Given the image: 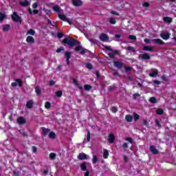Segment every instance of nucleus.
I'll list each match as a JSON object with an SVG mask.
<instances>
[{
  "label": "nucleus",
  "instance_id": "nucleus-1",
  "mask_svg": "<svg viewBox=\"0 0 176 176\" xmlns=\"http://www.w3.org/2000/svg\"><path fill=\"white\" fill-rule=\"evenodd\" d=\"M62 43H63V45H68V46H70L71 47H74V46L76 45H80V41L75 39L74 38L70 37L69 38H64L62 41Z\"/></svg>",
  "mask_w": 176,
  "mask_h": 176
},
{
  "label": "nucleus",
  "instance_id": "nucleus-2",
  "mask_svg": "<svg viewBox=\"0 0 176 176\" xmlns=\"http://www.w3.org/2000/svg\"><path fill=\"white\" fill-rule=\"evenodd\" d=\"M11 19L14 21L15 23H20V24L23 23V19L19 16L17 12H14L11 15Z\"/></svg>",
  "mask_w": 176,
  "mask_h": 176
},
{
  "label": "nucleus",
  "instance_id": "nucleus-3",
  "mask_svg": "<svg viewBox=\"0 0 176 176\" xmlns=\"http://www.w3.org/2000/svg\"><path fill=\"white\" fill-rule=\"evenodd\" d=\"M17 85L19 87H23V80L20 78H16L15 82L11 83L12 87H17Z\"/></svg>",
  "mask_w": 176,
  "mask_h": 176
},
{
  "label": "nucleus",
  "instance_id": "nucleus-4",
  "mask_svg": "<svg viewBox=\"0 0 176 176\" xmlns=\"http://www.w3.org/2000/svg\"><path fill=\"white\" fill-rule=\"evenodd\" d=\"M58 17L60 20H63V21H66L67 23L70 24V25L72 24V22H71V20H69V18H67L65 15L63 14H58Z\"/></svg>",
  "mask_w": 176,
  "mask_h": 176
},
{
  "label": "nucleus",
  "instance_id": "nucleus-5",
  "mask_svg": "<svg viewBox=\"0 0 176 176\" xmlns=\"http://www.w3.org/2000/svg\"><path fill=\"white\" fill-rule=\"evenodd\" d=\"M139 58H142V60H150L151 55L146 53L141 54L139 55Z\"/></svg>",
  "mask_w": 176,
  "mask_h": 176
},
{
  "label": "nucleus",
  "instance_id": "nucleus-6",
  "mask_svg": "<svg viewBox=\"0 0 176 176\" xmlns=\"http://www.w3.org/2000/svg\"><path fill=\"white\" fill-rule=\"evenodd\" d=\"M72 3L74 5V6L79 7L82 6L83 3L81 1V0H72Z\"/></svg>",
  "mask_w": 176,
  "mask_h": 176
},
{
  "label": "nucleus",
  "instance_id": "nucleus-7",
  "mask_svg": "<svg viewBox=\"0 0 176 176\" xmlns=\"http://www.w3.org/2000/svg\"><path fill=\"white\" fill-rule=\"evenodd\" d=\"M113 65L114 67H116V68H118V69H121V68H123V63L120 61H114Z\"/></svg>",
  "mask_w": 176,
  "mask_h": 176
},
{
  "label": "nucleus",
  "instance_id": "nucleus-8",
  "mask_svg": "<svg viewBox=\"0 0 176 176\" xmlns=\"http://www.w3.org/2000/svg\"><path fill=\"white\" fill-rule=\"evenodd\" d=\"M78 160H86L87 159V155H86L85 153H80L78 155Z\"/></svg>",
  "mask_w": 176,
  "mask_h": 176
},
{
  "label": "nucleus",
  "instance_id": "nucleus-9",
  "mask_svg": "<svg viewBox=\"0 0 176 176\" xmlns=\"http://www.w3.org/2000/svg\"><path fill=\"white\" fill-rule=\"evenodd\" d=\"M170 33H162L160 36L164 41H168V39H170Z\"/></svg>",
  "mask_w": 176,
  "mask_h": 176
},
{
  "label": "nucleus",
  "instance_id": "nucleus-10",
  "mask_svg": "<svg viewBox=\"0 0 176 176\" xmlns=\"http://www.w3.org/2000/svg\"><path fill=\"white\" fill-rule=\"evenodd\" d=\"M100 41H102V42H107V41H108L109 39V37H108V35L102 33L100 36Z\"/></svg>",
  "mask_w": 176,
  "mask_h": 176
},
{
  "label": "nucleus",
  "instance_id": "nucleus-11",
  "mask_svg": "<svg viewBox=\"0 0 176 176\" xmlns=\"http://www.w3.org/2000/svg\"><path fill=\"white\" fill-rule=\"evenodd\" d=\"M108 141L109 144H113L115 142V135L113 133L109 134Z\"/></svg>",
  "mask_w": 176,
  "mask_h": 176
},
{
  "label": "nucleus",
  "instance_id": "nucleus-12",
  "mask_svg": "<svg viewBox=\"0 0 176 176\" xmlns=\"http://www.w3.org/2000/svg\"><path fill=\"white\" fill-rule=\"evenodd\" d=\"M17 123H19V124H25V123H27V120L23 117H19L17 119Z\"/></svg>",
  "mask_w": 176,
  "mask_h": 176
},
{
  "label": "nucleus",
  "instance_id": "nucleus-13",
  "mask_svg": "<svg viewBox=\"0 0 176 176\" xmlns=\"http://www.w3.org/2000/svg\"><path fill=\"white\" fill-rule=\"evenodd\" d=\"M26 42L28 43H30V45H32V43H35V39L34 38V37H32L31 36H28L26 38Z\"/></svg>",
  "mask_w": 176,
  "mask_h": 176
},
{
  "label": "nucleus",
  "instance_id": "nucleus-14",
  "mask_svg": "<svg viewBox=\"0 0 176 176\" xmlns=\"http://www.w3.org/2000/svg\"><path fill=\"white\" fill-rule=\"evenodd\" d=\"M65 56L66 57V61L67 63V65H69V59L71 58V52L66 51L65 52Z\"/></svg>",
  "mask_w": 176,
  "mask_h": 176
},
{
  "label": "nucleus",
  "instance_id": "nucleus-15",
  "mask_svg": "<svg viewBox=\"0 0 176 176\" xmlns=\"http://www.w3.org/2000/svg\"><path fill=\"white\" fill-rule=\"evenodd\" d=\"M80 168L82 171H87V162H84L80 165Z\"/></svg>",
  "mask_w": 176,
  "mask_h": 176
},
{
  "label": "nucleus",
  "instance_id": "nucleus-16",
  "mask_svg": "<svg viewBox=\"0 0 176 176\" xmlns=\"http://www.w3.org/2000/svg\"><path fill=\"white\" fill-rule=\"evenodd\" d=\"M73 82L74 83L75 86H76L80 90H83V87H82L80 85V84H79V82H78L77 79L74 78Z\"/></svg>",
  "mask_w": 176,
  "mask_h": 176
},
{
  "label": "nucleus",
  "instance_id": "nucleus-17",
  "mask_svg": "<svg viewBox=\"0 0 176 176\" xmlns=\"http://www.w3.org/2000/svg\"><path fill=\"white\" fill-rule=\"evenodd\" d=\"M157 45H166V43H164L162 39L160 38H155L153 41Z\"/></svg>",
  "mask_w": 176,
  "mask_h": 176
},
{
  "label": "nucleus",
  "instance_id": "nucleus-18",
  "mask_svg": "<svg viewBox=\"0 0 176 176\" xmlns=\"http://www.w3.org/2000/svg\"><path fill=\"white\" fill-rule=\"evenodd\" d=\"M42 130H43L44 137H46V135H49V134L50 133V129H49L42 127Z\"/></svg>",
  "mask_w": 176,
  "mask_h": 176
},
{
  "label": "nucleus",
  "instance_id": "nucleus-19",
  "mask_svg": "<svg viewBox=\"0 0 176 176\" xmlns=\"http://www.w3.org/2000/svg\"><path fill=\"white\" fill-rule=\"evenodd\" d=\"M34 107V102L32 100H29L26 103V107L28 109H31Z\"/></svg>",
  "mask_w": 176,
  "mask_h": 176
},
{
  "label": "nucleus",
  "instance_id": "nucleus-20",
  "mask_svg": "<svg viewBox=\"0 0 176 176\" xmlns=\"http://www.w3.org/2000/svg\"><path fill=\"white\" fill-rule=\"evenodd\" d=\"M164 21L165 23H168V24H171V23H173V18L170 16H165L164 17Z\"/></svg>",
  "mask_w": 176,
  "mask_h": 176
},
{
  "label": "nucleus",
  "instance_id": "nucleus-21",
  "mask_svg": "<svg viewBox=\"0 0 176 176\" xmlns=\"http://www.w3.org/2000/svg\"><path fill=\"white\" fill-rule=\"evenodd\" d=\"M150 151L153 155H157V153H159V151H157L154 146H150Z\"/></svg>",
  "mask_w": 176,
  "mask_h": 176
},
{
  "label": "nucleus",
  "instance_id": "nucleus-22",
  "mask_svg": "<svg viewBox=\"0 0 176 176\" xmlns=\"http://www.w3.org/2000/svg\"><path fill=\"white\" fill-rule=\"evenodd\" d=\"M21 6H23V8H27L28 5H30V1L28 0H25L24 1H21L19 3Z\"/></svg>",
  "mask_w": 176,
  "mask_h": 176
},
{
  "label": "nucleus",
  "instance_id": "nucleus-23",
  "mask_svg": "<svg viewBox=\"0 0 176 176\" xmlns=\"http://www.w3.org/2000/svg\"><path fill=\"white\" fill-rule=\"evenodd\" d=\"M157 75H159V70L157 69H155L153 72L149 74V76H151V78H155V76H157Z\"/></svg>",
  "mask_w": 176,
  "mask_h": 176
},
{
  "label": "nucleus",
  "instance_id": "nucleus-24",
  "mask_svg": "<svg viewBox=\"0 0 176 176\" xmlns=\"http://www.w3.org/2000/svg\"><path fill=\"white\" fill-rule=\"evenodd\" d=\"M109 156V151L106 148L103 149V157L104 159H107Z\"/></svg>",
  "mask_w": 176,
  "mask_h": 176
},
{
  "label": "nucleus",
  "instance_id": "nucleus-25",
  "mask_svg": "<svg viewBox=\"0 0 176 176\" xmlns=\"http://www.w3.org/2000/svg\"><path fill=\"white\" fill-rule=\"evenodd\" d=\"M52 9L54 12H57V13H61V8L58 6H54Z\"/></svg>",
  "mask_w": 176,
  "mask_h": 176
},
{
  "label": "nucleus",
  "instance_id": "nucleus-26",
  "mask_svg": "<svg viewBox=\"0 0 176 176\" xmlns=\"http://www.w3.org/2000/svg\"><path fill=\"white\" fill-rule=\"evenodd\" d=\"M9 30H10V25L6 24L3 25V31H4L5 32L9 31Z\"/></svg>",
  "mask_w": 176,
  "mask_h": 176
},
{
  "label": "nucleus",
  "instance_id": "nucleus-27",
  "mask_svg": "<svg viewBox=\"0 0 176 176\" xmlns=\"http://www.w3.org/2000/svg\"><path fill=\"white\" fill-rule=\"evenodd\" d=\"M143 50L145 52H153V47L149 46H144Z\"/></svg>",
  "mask_w": 176,
  "mask_h": 176
},
{
  "label": "nucleus",
  "instance_id": "nucleus-28",
  "mask_svg": "<svg viewBox=\"0 0 176 176\" xmlns=\"http://www.w3.org/2000/svg\"><path fill=\"white\" fill-rule=\"evenodd\" d=\"M48 137L51 140H54L56 139V135L54 132L52 131V132H50V134H48Z\"/></svg>",
  "mask_w": 176,
  "mask_h": 176
},
{
  "label": "nucleus",
  "instance_id": "nucleus-29",
  "mask_svg": "<svg viewBox=\"0 0 176 176\" xmlns=\"http://www.w3.org/2000/svg\"><path fill=\"white\" fill-rule=\"evenodd\" d=\"M125 120H126V122H133V116L126 115L125 116Z\"/></svg>",
  "mask_w": 176,
  "mask_h": 176
},
{
  "label": "nucleus",
  "instance_id": "nucleus-30",
  "mask_svg": "<svg viewBox=\"0 0 176 176\" xmlns=\"http://www.w3.org/2000/svg\"><path fill=\"white\" fill-rule=\"evenodd\" d=\"M56 157H57V154H56L55 153H51L50 154V160H54Z\"/></svg>",
  "mask_w": 176,
  "mask_h": 176
},
{
  "label": "nucleus",
  "instance_id": "nucleus-31",
  "mask_svg": "<svg viewBox=\"0 0 176 176\" xmlns=\"http://www.w3.org/2000/svg\"><path fill=\"white\" fill-rule=\"evenodd\" d=\"M35 92L37 96H41V89L40 87H35Z\"/></svg>",
  "mask_w": 176,
  "mask_h": 176
},
{
  "label": "nucleus",
  "instance_id": "nucleus-32",
  "mask_svg": "<svg viewBox=\"0 0 176 176\" xmlns=\"http://www.w3.org/2000/svg\"><path fill=\"white\" fill-rule=\"evenodd\" d=\"M26 35H35V30L34 29L29 30L27 32Z\"/></svg>",
  "mask_w": 176,
  "mask_h": 176
},
{
  "label": "nucleus",
  "instance_id": "nucleus-33",
  "mask_svg": "<svg viewBox=\"0 0 176 176\" xmlns=\"http://www.w3.org/2000/svg\"><path fill=\"white\" fill-rule=\"evenodd\" d=\"M149 102L151 104H156V102H157V99H156V98H155V97H151L149 99Z\"/></svg>",
  "mask_w": 176,
  "mask_h": 176
},
{
  "label": "nucleus",
  "instance_id": "nucleus-34",
  "mask_svg": "<svg viewBox=\"0 0 176 176\" xmlns=\"http://www.w3.org/2000/svg\"><path fill=\"white\" fill-rule=\"evenodd\" d=\"M45 108L46 109H50V108H52V103H50V102H46L45 103Z\"/></svg>",
  "mask_w": 176,
  "mask_h": 176
},
{
  "label": "nucleus",
  "instance_id": "nucleus-35",
  "mask_svg": "<svg viewBox=\"0 0 176 176\" xmlns=\"http://www.w3.org/2000/svg\"><path fill=\"white\" fill-rule=\"evenodd\" d=\"M157 115H163L164 113V110L163 109H158L156 110Z\"/></svg>",
  "mask_w": 176,
  "mask_h": 176
},
{
  "label": "nucleus",
  "instance_id": "nucleus-36",
  "mask_svg": "<svg viewBox=\"0 0 176 176\" xmlns=\"http://www.w3.org/2000/svg\"><path fill=\"white\" fill-rule=\"evenodd\" d=\"M126 50H127L128 52H132L133 53H135V49H134L133 47L131 46H128L126 49Z\"/></svg>",
  "mask_w": 176,
  "mask_h": 176
},
{
  "label": "nucleus",
  "instance_id": "nucleus-37",
  "mask_svg": "<svg viewBox=\"0 0 176 176\" xmlns=\"http://www.w3.org/2000/svg\"><path fill=\"white\" fill-rule=\"evenodd\" d=\"M85 67L87 68V69H93V65L90 63H85Z\"/></svg>",
  "mask_w": 176,
  "mask_h": 176
},
{
  "label": "nucleus",
  "instance_id": "nucleus-38",
  "mask_svg": "<svg viewBox=\"0 0 176 176\" xmlns=\"http://www.w3.org/2000/svg\"><path fill=\"white\" fill-rule=\"evenodd\" d=\"M109 23L110 24H116V19L115 18H109Z\"/></svg>",
  "mask_w": 176,
  "mask_h": 176
},
{
  "label": "nucleus",
  "instance_id": "nucleus-39",
  "mask_svg": "<svg viewBox=\"0 0 176 176\" xmlns=\"http://www.w3.org/2000/svg\"><path fill=\"white\" fill-rule=\"evenodd\" d=\"M84 89H85V90H86V91H89V90H91L92 87H91V85H84Z\"/></svg>",
  "mask_w": 176,
  "mask_h": 176
},
{
  "label": "nucleus",
  "instance_id": "nucleus-40",
  "mask_svg": "<svg viewBox=\"0 0 176 176\" xmlns=\"http://www.w3.org/2000/svg\"><path fill=\"white\" fill-rule=\"evenodd\" d=\"M93 160H92V163L94 164H96V163H97V162H98V157H97V155H93Z\"/></svg>",
  "mask_w": 176,
  "mask_h": 176
},
{
  "label": "nucleus",
  "instance_id": "nucleus-41",
  "mask_svg": "<svg viewBox=\"0 0 176 176\" xmlns=\"http://www.w3.org/2000/svg\"><path fill=\"white\" fill-rule=\"evenodd\" d=\"M56 97H58V98H60L63 96V91H56Z\"/></svg>",
  "mask_w": 176,
  "mask_h": 176
},
{
  "label": "nucleus",
  "instance_id": "nucleus-42",
  "mask_svg": "<svg viewBox=\"0 0 176 176\" xmlns=\"http://www.w3.org/2000/svg\"><path fill=\"white\" fill-rule=\"evenodd\" d=\"M133 119H134L135 122H137V120H138V119H140V115L134 113Z\"/></svg>",
  "mask_w": 176,
  "mask_h": 176
},
{
  "label": "nucleus",
  "instance_id": "nucleus-43",
  "mask_svg": "<svg viewBox=\"0 0 176 176\" xmlns=\"http://www.w3.org/2000/svg\"><path fill=\"white\" fill-rule=\"evenodd\" d=\"M91 138V136L90 131H87V140L88 142H90Z\"/></svg>",
  "mask_w": 176,
  "mask_h": 176
},
{
  "label": "nucleus",
  "instance_id": "nucleus-44",
  "mask_svg": "<svg viewBox=\"0 0 176 176\" xmlns=\"http://www.w3.org/2000/svg\"><path fill=\"white\" fill-rule=\"evenodd\" d=\"M129 38L131 39V41H137V36L134 35H129Z\"/></svg>",
  "mask_w": 176,
  "mask_h": 176
},
{
  "label": "nucleus",
  "instance_id": "nucleus-45",
  "mask_svg": "<svg viewBox=\"0 0 176 176\" xmlns=\"http://www.w3.org/2000/svg\"><path fill=\"white\" fill-rule=\"evenodd\" d=\"M155 124L159 127V129H162V124H160V121L159 120H155Z\"/></svg>",
  "mask_w": 176,
  "mask_h": 176
},
{
  "label": "nucleus",
  "instance_id": "nucleus-46",
  "mask_svg": "<svg viewBox=\"0 0 176 176\" xmlns=\"http://www.w3.org/2000/svg\"><path fill=\"white\" fill-rule=\"evenodd\" d=\"M111 112H113V113H116V112H118V107H113L111 109Z\"/></svg>",
  "mask_w": 176,
  "mask_h": 176
},
{
  "label": "nucleus",
  "instance_id": "nucleus-47",
  "mask_svg": "<svg viewBox=\"0 0 176 176\" xmlns=\"http://www.w3.org/2000/svg\"><path fill=\"white\" fill-rule=\"evenodd\" d=\"M32 151L33 153H36V152H38V148H36L35 146H33L32 147Z\"/></svg>",
  "mask_w": 176,
  "mask_h": 176
},
{
  "label": "nucleus",
  "instance_id": "nucleus-48",
  "mask_svg": "<svg viewBox=\"0 0 176 176\" xmlns=\"http://www.w3.org/2000/svg\"><path fill=\"white\" fill-rule=\"evenodd\" d=\"M122 148L124 151H126L127 148H129V144L127 143H124L122 144Z\"/></svg>",
  "mask_w": 176,
  "mask_h": 176
},
{
  "label": "nucleus",
  "instance_id": "nucleus-49",
  "mask_svg": "<svg viewBox=\"0 0 176 176\" xmlns=\"http://www.w3.org/2000/svg\"><path fill=\"white\" fill-rule=\"evenodd\" d=\"M63 36H64V34H63L62 32H58L57 33V37L59 39H61V38H63Z\"/></svg>",
  "mask_w": 176,
  "mask_h": 176
},
{
  "label": "nucleus",
  "instance_id": "nucleus-50",
  "mask_svg": "<svg viewBox=\"0 0 176 176\" xmlns=\"http://www.w3.org/2000/svg\"><path fill=\"white\" fill-rule=\"evenodd\" d=\"M142 6L144 8H149V6H151V4H149V3L148 2H144L143 3Z\"/></svg>",
  "mask_w": 176,
  "mask_h": 176
},
{
  "label": "nucleus",
  "instance_id": "nucleus-51",
  "mask_svg": "<svg viewBox=\"0 0 176 176\" xmlns=\"http://www.w3.org/2000/svg\"><path fill=\"white\" fill-rule=\"evenodd\" d=\"M124 69H125V72H129L131 71V69H133V68H131L130 67L124 66Z\"/></svg>",
  "mask_w": 176,
  "mask_h": 176
},
{
  "label": "nucleus",
  "instance_id": "nucleus-52",
  "mask_svg": "<svg viewBox=\"0 0 176 176\" xmlns=\"http://www.w3.org/2000/svg\"><path fill=\"white\" fill-rule=\"evenodd\" d=\"M141 95H140V94L136 93V94H133V100H137L138 97H140Z\"/></svg>",
  "mask_w": 176,
  "mask_h": 176
},
{
  "label": "nucleus",
  "instance_id": "nucleus-53",
  "mask_svg": "<svg viewBox=\"0 0 176 176\" xmlns=\"http://www.w3.org/2000/svg\"><path fill=\"white\" fill-rule=\"evenodd\" d=\"M63 50H64V47H60V48H58L56 50V53H61V52H63Z\"/></svg>",
  "mask_w": 176,
  "mask_h": 176
},
{
  "label": "nucleus",
  "instance_id": "nucleus-54",
  "mask_svg": "<svg viewBox=\"0 0 176 176\" xmlns=\"http://www.w3.org/2000/svg\"><path fill=\"white\" fill-rule=\"evenodd\" d=\"M111 14H113L114 16H119V12H116V11L111 10Z\"/></svg>",
  "mask_w": 176,
  "mask_h": 176
},
{
  "label": "nucleus",
  "instance_id": "nucleus-55",
  "mask_svg": "<svg viewBox=\"0 0 176 176\" xmlns=\"http://www.w3.org/2000/svg\"><path fill=\"white\" fill-rule=\"evenodd\" d=\"M153 84L154 85H162V82H160L157 80H153Z\"/></svg>",
  "mask_w": 176,
  "mask_h": 176
},
{
  "label": "nucleus",
  "instance_id": "nucleus-56",
  "mask_svg": "<svg viewBox=\"0 0 176 176\" xmlns=\"http://www.w3.org/2000/svg\"><path fill=\"white\" fill-rule=\"evenodd\" d=\"M126 141H129L130 144H133V139L131 138H126Z\"/></svg>",
  "mask_w": 176,
  "mask_h": 176
},
{
  "label": "nucleus",
  "instance_id": "nucleus-57",
  "mask_svg": "<svg viewBox=\"0 0 176 176\" xmlns=\"http://www.w3.org/2000/svg\"><path fill=\"white\" fill-rule=\"evenodd\" d=\"M82 50V47L77 46L75 47V52H80Z\"/></svg>",
  "mask_w": 176,
  "mask_h": 176
},
{
  "label": "nucleus",
  "instance_id": "nucleus-58",
  "mask_svg": "<svg viewBox=\"0 0 176 176\" xmlns=\"http://www.w3.org/2000/svg\"><path fill=\"white\" fill-rule=\"evenodd\" d=\"M144 42H145V43H147L148 45H151V39H149V38H145Z\"/></svg>",
  "mask_w": 176,
  "mask_h": 176
},
{
  "label": "nucleus",
  "instance_id": "nucleus-59",
  "mask_svg": "<svg viewBox=\"0 0 176 176\" xmlns=\"http://www.w3.org/2000/svg\"><path fill=\"white\" fill-rule=\"evenodd\" d=\"M6 17V15L3 13H1V21H3V20Z\"/></svg>",
  "mask_w": 176,
  "mask_h": 176
},
{
  "label": "nucleus",
  "instance_id": "nucleus-60",
  "mask_svg": "<svg viewBox=\"0 0 176 176\" xmlns=\"http://www.w3.org/2000/svg\"><path fill=\"white\" fill-rule=\"evenodd\" d=\"M143 124L144 126H148V124H149V122L146 120H143Z\"/></svg>",
  "mask_w": 176,
  "mask_h": 176
},
{
  "label": "nucleus",
  "instance_id": "nucleus-61",
  "mask_svg": "<svg viewBox=\"0 0 176 176\" xmlns=\"http://www.w3.org/2000/svg\"><path fill=\"white\" fill-rule=\"evenodd\" d=\"M55 84H56V82H54V80H50L49 82L50 86H54Z\"/></svg>",
  "mask_w": 176,
  "mask_h": 176
},
{
  "label": "nucleus",
  "instance_id": "nucleus-62",
  "mask_svg": "<svg viewBox=\"0 0 176 176\" xmlns=\"http://www.w3.org/2000/svg\"><path fill=\"white\" fill-rule=\"evenodd\" d=\"M13 174L14 176H19L20 175V173L19 171L14 170Z\"/></svg>",
  "mask_w": 176,
  "mask_h": 176
},
{
  "label": "nucleus",
  "instance_id": "nucleus-63",
  "mask_svg": "<svg viewBox=\"0 0 176 176\" xmlns=\"http://www.w3.org/2000/svg\"><path fill=\"white\" fill-rule=\"evenodd\" d=\"M109 57H110V58H115V55H114L113 52V53H109Z\"/></svg>",
  "mask_w": 176,
  "mask_h": 176
},
{
  "label": "nucleus",
  "instance_id": "nucleus-64",
  "mask_svg": "<svg viewBox=\"0 0 176 176\" xmlns=\"http://www.w3.org/2000/svg\"><path fill=\"white\" fill-rule=\"evenodd\" d=\"M33 9H36L38 8V3H34L32 4Z\"/></svg>",
  "mask_w": 176,
  "mask_h": 176
}]
</instances>
